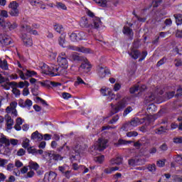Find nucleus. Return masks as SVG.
Returning <instances> with one entry per match:
<instances>
[{
  "mask_svg": "<svg viewBox=\"0 0 182 182\" xmlns=\"http://www.w3.org/2000/svg\"><path fill=\"white\" fill-rule=\"evenodd\" d=\"M97 70V75L101 77V79L106 77L107 75H110V70H109L106 66L99 65Z\"/></svg>",
  "mask_w": 182,
  "mask_h": 182,
  "instance_id": "7",
  "label": "nucleus"
},
{
  "mask_svg": "<svg viewBox=\"0 0 182 182\" xmlns=\"http://www.w3.org/2000/svg\"><path fill=\"white\" fill-rule=\"evenodd\" d=\"M7 28L9 29V31H14V29H16L18 28V24L16 23H11L10 21H6L4 28Z\"/></svg>",
  "mask_w": 182,
  "mask_h": 182,
  "instance_id": "21",
  "label": "nucleus"
},
{
  "mask_svg": "<svg viewBox=\"0 0 182 182\" xmlns=\"http://www.w3.org/2000/svg\"><path fill=\"white\" fill-rule=\"evenodd\" d=\"M70 60H74L75 62H79V60H81L80 56L77 55L76 53H73V54L70 55Z\"/></svg>",
  "mask_w": 182,
  "mask_h": 182,
  "instance_id": "34",
  "label": "nucleus"
},
{
  "mask_svg": "<svg viewBox=\"0 0 182 182\" xmlns=\"http://www.w3.org/2000/svg\"><path fill=\"white\" fill-rule=\"evenodd\" d=\"M29 87V82L28 81H24V82H19L18 87H20V89H23V87Z\"/></svg>",
  "mask_w": 182,
  "mask_h": 182,
  "instance_id": "40",
  "label": "nucleus"
},
{
  "mask_svg": "<svg viewBox=\"0 0 182 182\" xmlns=\"http://www.w3.org/2000/svg\"><path fill=\"white\" fill-rule=\"evenodd\" d=\"M73 150L75 153L79 154V153L82 151V145L80 143H76L73 146Z\"/></svg>",
  "mask_w": 182,
  "mask_h": 182,
  "instance_id": "37",
  "label": "nucleus"
},
{
  "mask_svg": "<svg viewBox=\"0 0 182 182\" xmlns=\"http://www.w3.org/2000/svg\"><path fill=\"white\" fill-rule=\"evenodd\" d=\"M101 94L102 95V96H107L108 95V96H111V99H114V97H116V95H114V94H112L108 88L101 89Z\"/></svg>",
  "mask_w": 182,
  "mask_h": 182,
  "instance_id": "25",
  "label": "nucleus"
},
{
  "mask_svg": "<svg viewBox=\"0 0 182 182\" xmlns=\"http://www.w3.org/2000/svg\"><path fill=\"white\" fill-rule=\"evenodd\" d=\"M156 99V97L154 95H151L149 97H145L146 103H150V102H153Z\"/></svg>",
  "mask_w": 182,
  "mask_h": 182,
  "instance_id": "49",
  "label": "nucleus"
},
{
  "mask_svg": "<svg viewBox=\"0 0 182 182\" xmlns=\"http://www.w3.org/2000/svg\"><path fill=\"white\" fill-rule=\"evenodd\" d=\"M6 164H8V160L0 158V167H5Z\"/></svg>",
  "mask_w": 182,
  "mask_h": 182,
  "instance_id": "55",
  "label": "nucleus"
},
{
  "mask_svg": "<svg viewBox=\"0 0 182 182\" xmlns=\"http://www.w3.org/2000/svg\"><path fill=\"white\" fill-rule=\"evenodd\" d=\"M23 122H24V120L22 119V118L18 117L16 119V124L14 125L15 130H16L17 132L22 130V127H21V126H22V124H23Z\"/></svg>",
  "mask_w": 182,
  "mask_h": 182,
  "instance_id": "18",
  "label": "nucleus"
},
{
  "mask_svg": "<svg viewBox=\"0 0 182 182\" xmlns=\"http://www.w3.org/2000/svg\"><path fill=\"white\" fill-rule=\"evenodd\" d=\"M107 139L100 138L94 146V150H98V151H103L107 147Z\"/></svg>",
  "mask_w": 182,
  "mask_h": 182,
  "instance_id": "4",
  "label": "nucleus"
},
{
  "mask_svg": "<svg viewBox=\"0 0 182 182\" xmlns=\"http://www.w3.org/2000/svg\"><path fill=\"white\" fill-rule=\"evenodd\" d=\"M29 168L31 170H38L39 169V164L35 161H30L28 165Z\"/></svg>",
  "mask_w": 182,
  "mask_h": 182,
  "instance_id": "32",
  "label": "nucleus"
},
{
  "mask_svg": "<svg viewBox=\"0 0 182 182\" xmlns=\"http://www.w3.org/2000/svg\"><path fill=\"white\" fill-rule=\"evenodd\" d=\"M78 41H83L86 39V33L83 31H80L77 34Z\"/></svg>",
  "mask_w": 182,
  "mask_h": 182,
  "instance_id": "38",
  "label": "nucleus"
},
{
  "mask_svg": "<svg viewBox=\"0 0 182 182\" xmlns=\"http://www.w3.org/2000/svg\"><path fill=\"white\" fill-rule=\"evenodd\" d=\"M140 161V159H139V157H136V158H133L131 159L128 161V164L129 166H139V164H140V163H139Z\"/></svg>",
  "mask_w": 182,
  "mask_h": 182,
  "instance_id": "26",
  "label": "nucleus"
},
{
  "mask_svg": "<svg viewBox=\"0 0 182 182\" xmlns=\"http://www.w3.org/2000/svg\"><path fill=\"white\" fill-rule=\"evenodd\" d=\"M131 112H133V108L132 107H127L124 111V113H123L124 117H126V116H127L129 113H131Z\"/></svg>",
  "mask_w": 182,
  "mask_h": 182,
  "instance_id": "48",
  "label": "nucleus"
},
{
  "mask_svg": "<svg viewBox=\"0 0 182 182\" xmlns=\"http://www.w3.org/2000/svg\"><path fill=\"white\" fill-rule=\"evenodd\" d=\"M129 55L132 59H139V57L140 56V51L138 50L132 49V51L129 53Z\"/></svg>",
  "mask_w": 182,
  "mask_h": 182,
  "instance_id": "24",
  "label": "nucleus"
},
{
  "mask_svg": "<svg viewBox=\"0 0 182 182\" xmlns=\"http://www.w3.org/2000/svg\"><path fill=\"white\" fill-rule=\"evenodd\" d=\"M25 75L27 77H32V76H36L38 73L34 70H26Z\"/></svg>",
  "mask_w": 182,
  "mask_h": 182,
  "instance_id": "39",
  "label": "nucleus"
},
{
  "mask_svg": "<svg viewBox=\"0 0 182 182\" xmlns=\"http://www.w3.org/2000/svg\"><path fill=\"white\" fill-rule=\"evenodd\" d=\"M33 176H35V172L31 170L27 173V174L25 176V178H32Z\"/></svg>",
  "mask_w": 182,
  "mask_h": 182,
  "instance_id": "54",
  "label": "nucleus"
},
{
  "mask_svg": "<svg viewBox=\"0 0 182 182\" xmlns=\"http://www.w3.org/2000/svg\"><path fill=\"white\" fill-rule=\"evenodd\" d=\"M56 173L53 171H50L48 173H46L44 176V182H53L55 181L56 177H57Z\"/></svg>",
  "mask_w": 182,
  "mask_h": 182,
  "instance_id": "10",
  "label": "nucleus"
},
{
  "mask_svg": "<svg viewBox=\"0 0 182 182\" xmlns=\"http://www.w3.org/2000/svg\"><path fill=\"white\" fill-rule=\"evenodd\" d=\"M28 151L31 154H38V150L33 147L28 148Z\"/></svg>",
  "mask_w": 182,
  "mask_h": 182,
  "instance_id": "53",
  "label": "nucleus"
},
{
  "mask_svg": "<svg viewBox=\"0 0 182 182\" xmlns=\"http://www.w3.org/2000/svg\"><path fill=\"white\" fill-rule=\"evenodd\" d=\"M117 170H119V167L117 166L109 167V168H105L104 170V173H105V174H112V173H114V171H117Z\"/></svg>",
  "mask_w": 182,
  "mask_h": 182,
  "instance_id": "31",
  "label": "nucleus"
},
{
  "mask_svg": "<svg viewBox=\"0 0 182 182\" xmlns=\"http://www.w3.org/2000/svg\"><path fill=\"white\" fill-rule=\"evenodd\" d=\"M79 85H86L85 81L80 77L77 78V80L75 82V86H79Z\"/></svg>",
  "mask_w": 182,
  "mask_h": 182,
  "instance_id": "47",
  "label": "nucleus"
},
{
  "mask_svg": "<svg viewBox=\"0 0 182 182\" xmlns=\"http://www.w3.org/2000/svg\"><path fill=\"white\" fill-rule=\"evenodd\" d=\"M166 130H167V129L164 128V127H161L160 128L155 130V133L156 134H163V133H164Z\"/></svg>",
  "mask_w": 182,
  "mask_h": 182,
  "instance_id": "46",
  "label": "nucleus"
},
{
  "mask_svg": "<svg viewBox=\"0 0 182 182\" xmlns=\"http://www.w3.org/2000/svg\"><path fill=\"white\" fill-rule=\"evenodd\" d=\"M0 42L3 46H8V45H11V43L12 42V39H11V37H9L8 36H4L2 37Z\"/></svg>",
  "mask_w": 182,
  "mask_h": 182,
  "instance_id": "19",
  "label": "nucleus"
},
{
  "mask_svg": "<svg viewBox=\"0 0 182 182\" xmlns=\"http://www.w3.org/2000/svg\"><path fill=\"white\" fill-rule=\"evenodd\" d=\"M21 39L25 45L28 48L32 46L33 45V41H32V38L28 37L26 34L21 36Z\"/></svg>",
  "mask_w": 182,
  "mask_h": 182,
  "instance_id": "14",
  "label": "nucleus"
},
{
  "mask_svg": "<svg viewBox=\"0 0 182 182\" xmlns=\"http://www.w3.org/2000/svg\"><path fill=\"white\" fill-rule=\"evenodd\" d=\"M176 25H182V15L181 14H174Z\"/></svg>",
  "mask_w": 182,
  "mask_h": 182,
  "instance_id": "33",
  "label": "nucleus"
},
{
  "mask_svg": "<svg viewBox=\"0 0 182 182\" xmlns=\"http://www.w3.org/2000/svg\"><path fill=\"white\" fill-rule=\"evenodd\" d=\"M80 26H81V28H88L89 29H90V28H93V25L89 23V21L86 17L81 18Z\"/></svg>",
  "mask_w": 182,
  "mask_h": 182,
  "instance_id": "13",
  "label": "nucleus"
},
{
  "mask_svg": "<svg viewBox=\"0 0 182 182\" xmlns=\"http://www.w3.org/2000/svg\"><path fill=\"white\" fill-rule=\"evenodd\" d=\"M139 133L136 131H132L127 133V137H137Z\"/></svg>",
  "mask_w": 182,
  "mask_h": 182,
  "instance_id": "44",
  "label": "nucleus"
},
{
  "mask_svg": "<svg viewBox=\"0 0 182 182\" xmlns=\"http://www.w3.org/2000/svg\"><path fill=\"white\" fill-rule=\"evenodd\" d=\"M110 163L112 166H114V164H117V166H120V164L123 163V158L120 156H117L116 159H111Z\"/></svg>",
  "mask_w": 182,
  "mask_h": 182,
  "instance_id": "23",
  "label": "nucleus"
},
{
  "mask_svg": "<svg viewBox=\"0 0 182 182\" xmlns=\"http://www.w3.org/2000/svg\"><path fill=\"white\" fill-rule=\"evenodd\" d=\"M68 49H70L71 50H76L77 52H82V53H90V49L84 47L79 48L70 46Z\"/></svg>",
  "mask_w": 182,
  "mask_h": 182,
  "instance_id": "12",
  "label": "nucleus"
},
{
  "mask_svg": "<svg viewBox=\"0 0 182 182\" xmlns=\"http://www.w3.org/2000/svg\"><path fill=\"white\" fill-rule=\"evenodd\" d=\"M18 7L19 4H18V2L15 1L10 2L9 8L10 9L9 14L11 16H18V15H19V9H18Z\"/></svg>",
  "mask_w": 182,
  "mask_h": 182,
  "instance_id": "5",
  "label": "nucleus"
},
{
  "mask_svg": "<svg viewBox=\"0 0 182 182\" xmlns=\"http://www.w3.org/2000/svg\"><path fill=\"white\" fill-rule=\"evenodd\" d=\"M147 112L149 113H153V112H156L157 110V107L154 104H150L146 108Z\"/></svg>",
  "mask_w": 182,
  "mask_h": 182,
  "instance_id": "35",
  "label": "nucleus"
},
{
  "mask_svg": "<svg viewBox=\"0 0 182 182\" xmlns=\"http://www.w3.org/2000/svg\"><path fill=\"white\" fill-rule=\"evenodd\" d=\"M18 106V102H12L10 106L6 108V112L8 114L11 113V116L14 117H18V110H16V107Z\"/></svg>",
  "mask_w": 182,
  "mask_h": 182,
  "instance_id": "6",
  "label": "nucleus"
},
{
  "mask_svg": "<svg viewBox=\"0 0 182 182\" xmlns=\"http://www.w3.org/2000/svg\"><path fill=\"white\" fill-rule=\"evenodd\" d=\"M146 168L150 173H154L157 169L155 164H148Z\"/></svg>",
  "mask_w": 182,
  "mask_h": 182,
  "instance_id": "36",
  "label": "nucleus"
},
{
  "mask_svg": "<svg viewBox=\"0 0 182 182\" xmlns=\"http://www.w3.org/2000/svg\"><path fill=\"white\" fill-rule=\"evenodd\" d=\"M18 143H19V141L18 139H11L9 141V144H11L12 146H17Z\"/></svg>",
  "mask_w": 182,
  "mask_h": 182,
  "instance_id": "62",
  "label": "nucleus"
},
{
  "mask_svg": "<svg viewBox=\"0 0 182 182\" xmlns=\"http://www.w3.org/2000/svg\"><path fill=\"white\" fill-rule=\"evenodd\" d=\"M0 68H1V69H4L5 70L8 69V62L6 61V60L0 61Z\"/></svg>",
  "mask_w": 182,
  "mask_h": 182,
  "instance_id": "45",
  "label": "nucleus"
},
{
  "mask_svg": "<svg viewBox=\"0 0 182 182\" xmlns=\"http://www.w3.org/2000/svg\"><path fill=\"white\" fill-rule=\"evenodd\" d=\"M122 32L124 35H127V36H133V30L130 27L124 26Z\"/></svg>",
  "mask_w": 182,
  "mask_h": 182,
  "instance_id": "29",
  "label": "nucleus"
},
{
  "mask_svg": "<svg viewBox=\"0 0 182 182\" xmlns=\"http://www.w3.org/2000/svg\"><path fill=\"white\" fill-rule=\"evenodd\" d=\"M94 1L100 5V6L105 7L107 5V1L106 0H94Z\"/></svg>",
  "mask_w": 182,
  "mask_h": 182,
  "instance_id": "41",
  "label": "nucleus"
},
{
  "mask_svg": "<svg viewBox=\"0 0 182 182\" xmlns=\"http://www.w3.org/2000/svg\"><path fill=\"white\" fill-rule=\"evenodd\" d=\"M14 119H12V117H11V116L6 117V126L8 130L12 129V126H14Z\"/></svg>",
  "mask_w": 182,
  "mask_h": 182,
  "instance_id": "22",
  "label": "nucleus"
},
{
  "mask_svg": "<svg viewBox=\"0 0 182 182\" xmlns=\"http://www.w3.org/2000/svg\"><path fill=\"white\" fill-rule=\"evenodd\" d=\"M0 16H2L3 18H8V11H6V10H0Z\"/></svg>",
  "mask_w": 182,
  "mask_h": 182,
  "instance_id": "60",
  "label": "nucleus"
},
{
  "mask_svg": "<svg viewBox=\"0 0 182 182\" xmlns=\"http://www.w3.org/2000/svg\"><path fill=\"white\" fill-rule=\"evenodd\" d=\"M28 2L32 5V6H37L40 5L41 9H46L45 4L42 0H28Z\"/></svg>",
  "mask_w": 182,
  "mask_h": 182,
  "instance_id": "15",
  "label": "nucleus"
},
{
  "mask_svg": "<svg viewBox=\"0 0 182 182\" xmlns=\"http://www.w3.org/2000/svg\"><path fill=\"white\" fill-rule=\"evenodd\" d=\"M46 155L48 157L50 163H52V160H54V161H60L61 160H63V157L59 154L46 152Z\"/></svg>",
  "mask_w": 182,
  "mask_h": 182,
  "instance_id": "8",
  "label": "nucleus"
},
{
  "mask_svg": "<svg viewBox=\"0 0 182 182\" xmlns=\"http://www.w3.org/2000/svg\"><path fill=\"white\" fill-rule=\"evenodd\" d=\"M70 38L72 42H77V34H76L75 33H71L70 36Z\"/></svg>",
  "mask_w": 182,
  "mask_h": 182,
  "instance_id": "50",
  "label": "nucleus"
},
{
  "mask_svg": "<svg viewBox=\"0 0 182 182\" xmlns=\"http://www.w3.org/2000/svg\"><path fill=\"white\" fill-rule=\"evenodd\" d=\"M50 75L51 76H59V75H60V73H59V67H58V65L51 67V73Z\"/></svg>",
  "mask_w": 182,
  "mask_h": 182,
  "instance_id": "28",
  "label": "nucleus"
},
{
  "mask_svg": "<svg viewBox=\"0 0 182 182\" xmlns=\"http://www.w3.org/2000/svg\"><path fill=\"white\" fill-rule=\"evenodd\" d=\"M91 25H92V27H90V29H99L102 26V21H100V18L95 17Z\"/></svg>",
  "mask_w": 182,
  "mask_h": 182,
  "instance_id": "16",
  "label": "nucleus"
},
{
  "mask_svg": "<svg viewBox=\"0 0 182 182\" xmlns=\"http://www.w3.org/2000/svg\"><path fill=\"white\" fill-rule=\"evenodd\" d=\"M66 39V33H63L60 35V36L58 38V43L60 46H62L63 48H65V42Z\"/></svg>",
  "mask_w": 182,
  "mask_h": 182,
  "instance_id": "27",
  "label": "nucleus"
},
{
  "mask_svg": "<svg viewBox=\"0 0 182 182\" xmlns=\"http://www.w3.org/2000/svg\"><path fill=\"white\" fill-rule=\"evenodd\" d=\"M95 161H96L97 163H99L100 164H102V163L105 161V156L103 155L97 156L95 158Z\"/></svg>",
  "mask_w": 182,
  "mask_h": 182,
  "instance_id": "43",
  "label": "nucleus"
},
{
  "mask_svg": "<svg viewBox=\"0 0 182 182\" xmlns=\"http://www.w3.org/2000/svg\"><path fill=\"white\" fill-rule=\"evenodd\" d=\"M143 122V119H140L139 118H133L129 122L125 123L122 126V129L124 130V132H128V130H133L134 127L140 126V124H141Z\"/></svg>",
  "mask_w": 182,
  "mask_h": 182,
  "instance_id": "1",
  "label": "nucleus"
},
{
  "mask_svg": "<svg viewBox=\"0 0 182 182\" xmlns=\"http://www.w3.org/2000/svg\"><path fill=\"white\" fill-rule=\"evenodd\" d=\"M54 29L58 33H62V31H63V26L60 24H55L54 26Z\"/></svg>",
  "mask_w": 182,
  "mask_h": 182,
  "instance_id": "42",
  "label": "nucleus"
},
{
  "mask_svg": "<svg viewBox=\"0 0 182 182\" xmlns=\"http://www.w3.org/2000/svg\"><path fill=\"white\" fill-rule=\"evenodd\" d=\"M138 90H139V85H136L129 89V92L133 94V93H136V92H137Z\"/></svg>",
  "mask_w": 182,
  "mask_h": 182,
  "instance_id": "52",
  "label": "nucleus"
},
{
  "mask_svg": "<svg viewBox=\"0 0 182 182\" xmlns=\"http://www.w3.org/2000/svg\"><path fill=\"white\" fill-rule=\"evenodd\" d=\"M0 142L3 144H6V146H9V141L8 139L5 137H2L0 139Z\"/></svg>",
  "mask_w": 182,
  "mask_h": 182,
  "instance_id": "56",
  "label": "nucleus"
},
{
  "mask_svg": "<svg viewBox=\"0 0 182 182\" xmlns=\"http://www.w3.org/2000/svg\"><path fill=\"white\" fill-rule=\"evenodd\" d=\"M29 139H25L22 143V146L23 147V149H28L29 147Z\"/></svg>",
  "mask_w": 182,
  "mask_h": 182,
  "instance_id": "51",
  "label": "nucleus"
},
{
  "mask_svg": "<svg viewBox=\"0 0 182 182\" xmlns=\"http://www.w3.org/2000/svg\"><path fill=\"white\" fill-rule=\"evenodd\" d=\"M57 6L60 9H63L64 11H66V9H68V8L66 7V5L60 2L57 3Z\"/></svg>",
  "mask_w": 182,
  "mask_h": 182,
  "instance_id": "63",
  "label": "nucleus"
},
{
  "mask_svg": "<svg viewBox=\"0 0 182 182\" xmlns=\"http://www.w3.org/2000/svg\"><path fill=\"white\" fill-rule=\"evenodd\" d=\"M175 161H176V163H178V164L182 165V155H178L176 157Z\"/></svg>",
  "mask_w": 182,
  "mask_h": 182,
  "instance_id": "64",
  "label": "nucleus"
},
{
  "mask_svg": "<svg viewBox=\"0 0 182 182\" xmlns=\"http://www.w3.org/2000/svg\"><path fill=\"white\" fill-rule=\"evenodd\" d=\"M166 164V160H160L156 161V166L158 167H164Z\"/></svg>",
  "mask_w": 182,
  "mask_h": 182,
  "instance_id": "57",
  "label": "nucleus"
},
{
  "mask_svg": "<svg viewBox=\"0 0 182 182\" xmlns=\"http://www.w3.org/2000/svg\"><path fill=\"white\" fill-rule=\"evenodd\" d=\"M32 105V100L29 99H27L26 101H24L23 99H20L18 100V106H20V107H22L23 109H30Z\"/></svg>",
  "mask_w": 182,
  "mask_h": 182,
  "instance_id": "11",
  "label": "nucleus"
},
{
  "mask_svg": "<svg viewBox=\"0 0 182 182\" xmlns=\"http://www.w3.org/2000/svg\"><path fill=\"white\" fill-rule=\"evenodd\" d=\"M79 69L81 72H84V73H89V71L92 69V65L89 60H85L82 63Z\"/></svg>",
  "mask_w": 182,
  "mask_h": 182,
  "instance_id": "9",
  "label": "nucleus"
},
{
  "mask_svg": "<svg viewBox=\"0 0 182 182\" xmlns=\"http://www.w3.org/2000/svg\"><path fill=\"white\" fill-rule=\"evenodd\" d=\"M173 143L176 144H180L182 143V136L173 138Z\"/></svg>",
  "mask_w": 182,
  "mask_h": 182,
  "instance_id": "61",
  "label": "nucleus"
},
{
  "mask_svg": "<svg viewBox=\"0 0 182 182\" xmlns=\"http://www.w3.org/2000/svg\"><path fill=\"white\" fill-rule=\"evenodd\" d=\"M21 28L23 32L25 31L28 32L31 35H35V36L39 35V33H38V31L32 30V28L29 26H22Z\"/></svg>",
  "mask_w": 182,
  "mask_h": 182,
  "instance_id": "17",
  "label": "nucleus"
},
{
  "mask_svg": "<svg viewBox=\"0 0 182 182\" xmlns=\"http://www.w3.org/2000/svg\"><path fill=\"white\" fill-rule=\"evenodd\" d=\"M119 115H115L110 121H109V124H114L119 120Z\"/></svg>",
  "mask_w": 182,
  "mask_h": 182,
  "instance_id": "59",
  "label": "nucleus"
},
{
  "mask_svg": "<svg viewBox=\"0 0 182 182\" xmlns=\"http://www.w3.org/2000/svg\"><path fill=\"white\" fill-rule=\"evenodd\" d=\"M127 105V104L126 103V100H124L119 101L115 105L113 104H111L112 114H116V113H119V112H120V110H123V109H124V107H126Z\"/></svg>",
  "mask_w": 182,
  "mask_h": 182,
  "instance_id": "3",
  "label": "nucleus"
},
{
  "mask_svg": "<svg viewBox=\"0 0 182 182\" xmlns=\"http://www.w3.org/2000/svg\"><path fill=\"white\" fill-rule=\"evenodd\" d=\"M166 60H167V58H166V57H164L157 63L156 66L159 67V66H161L162 65H164Z\"/></svg>",
  "mask_w": 182,
  "mask_h": 182,
  "instance_id": "58",
  "label": "nucleus"
},
{
  "mask_svg": "<svg viewBox=\"0 0 182 182\" xmlns=\"http://www.w3.org/2000/svg\"><path fill=\"white\" fill-rule=\"evenodd\" d=\"M31 139L36 140V141H41L43 139V136H42V134L39 133V132L36 131L31 134Z\"/></svg>",
  "mask_w": 182,
  "mask_h": 182,
  "instance_id": "20",
  "label": "nucleus"
},
{
  "mask_svg": "<svg viewBox=\"0 0 182 182\" xmlns=\"http://www.w3.org/2000/svg\"><path fill=\"white\" fill-rule=\"evenodd\" d=\"M43 70L46 75H50L52 73V67H49V65L43 64Z\"/></svg>",
  "mask_w": 182,
  "mask_h": 182,
  "instance_id": "30",
  "label": "nucleus"
},
{
  "mask_svg": "<svg viewBox=\"0 0 182 182\" xmlns=\"http://www.w3.org/2000/svg\"><path fill=\"white\" fill-rule=\"evenodd\" d=\"M57 62L58 65L63 69H68L69 68V62L68 61V55L66 53L61 52L58 54L57 58Z\"/></svg>",
  "mask_w": 182,
  "mask_h": 182,
  "instance_id": "2",
  "label": "nucleus"
}]
</instances>
